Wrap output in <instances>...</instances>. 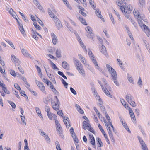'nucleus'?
<instances>
[{
    "label": "nucleus",
    "instance_id": "f257e3e1",
    "mask_svg": "<svg viewBox=\"0 0 150 150\" xmlns=\"http://www.w3.org/2000/svg\"><path fill=\"white\" fill-rule=\"evenodd\" d=\"M116 3L123 13H129L132 10V6L130 5L126 4L125 2L118 1Z\"/></svg>",
    "mask_w": 150,
    "mask_h": 150
},
{
    "label": "nucleus",
    "instance_id": "f03ea898",
    "mask_svg": "<svg viewBox=\"0 0 150 150\" xmlns=\"http://www.w3.org/2000/svg\"><path fill=\"white\" fill-rule=\"evenodd\" d=\"M10 14L16 20L17 22L19 25V28L21 33L23 35V36L25 37L26 36V35L25 33V31L23 27L22 23L20 19H18V16H17L16 13L13 11L12 8H10Z\"/></svg>",
    "mask_w": 150,
    "mask_h": 150
},
{
    "label": "nucleus",
    "instance_id": "7ed1b4c3",
    "mask_svg": "<svg viewBox=\"0 0 150 150\" xmlns=\"http://www.w3.org/2000/svg\"><path fill=\"white\" fill-rule=\"evenodd\" d=\"M10 14L16 20L17 22L19 25V28L21 33L23 35V36L25 37L26 36V35L25 33V31L23 27L22 23L20 19H18V16H17L16 13L13 11L12 8H10Z\"/></svg>",
    "mask_w": 150,
    "mask_h": 150
},
{
    "label": "nucleus",
    "instance_id": "20e7f679",
    "mask_svg": "<svg viewBox=\"0 0 150 150\" xmlns=\"http://www.w3.org/2000/svg\"><path fill=\"white\" fill-rule=\"evenodd\" d=\"M102 82L103 83H102L99 82V83L103 91L107 96L112 98V95L106 89V88L108 89L110 88L108 84L107 83L105 79H103L102 80Z\"/></svg>",
    "mask_w": 150,
    "mask_h": 150
},
{
    "label": "nucleus",
    "instance_id": "39448f33",
    "mask_svg": "<svg viewBox=\"0 0 150 150\" xmlns=\"http://www.w3.org/2000/svg\"><path fill=\"white\" fill-rule=\"evenodd\" d=\"M51 104L53 108L55 110H58L59 108V104L57 96H55L52 99Z\"/></svg>",
    "mask_w": 150,
    "mask_h": 150
},
{
    "label": "nucleus",
    "instance_id": "423d86ee",
    "mask_svg": "<svg viewBox=\"0 0 150 150\" xmlns=\"http://www.w3.org/2000/svg\"><path fill=\"white\" fill-rule=\"evenodd\" d=\"M100 41L101 43V46L99 47V50L100 52L104 56L108 58L109 57V55L108 54L106 47L103 45V40L102 39L100 40Z\"/></svg>",
    "mask_w": 150,
    "mask_h": 150
},
{
    "label": "nucleus",
    "instance_id": "0eeeda50",
    "mask_svg": "<svg viewBox=\"0 0 150 150\" xmlns=\"http://www.w3.org/2000/svg\"><path fill=\"white\" fill-rule=\"evenodd\" d=\"M88 54L91 59L92 60L94 64L95 67L98 70H100V69L97 63V62L93 54L92 51L89 49H88Z\"/></svg>",
    "mask_w": 150,
    "mask_h": 150
},
{
    "label": "nucleus",
    "instance_id": "6e6552de",
    "mask_svg": "<svg viewBox=\"0 0 150 150\" xmlns=\"http://www.w3.org/2000/svg\"><path fill=\"white\" fill-rule=\"evenodd\" d=\"M106 67L109 73L111 74L112 78L117 77V73L115 70L108 64L106 65Z\"/></svg>",
    "mask_w": 150,
    "mask_h": 150
},
{
    "label": "nucleus",
    "instance_id": "1a4fd4ad",
    "mask_svg": "<svg viewBox=\"0 0 150 150\" xmlns=\"http://www.w3.org/2000/svg\"><path fill=\"white\" fill-rule=\"evenodd\" d=\"M126 100L133 107H135L136 104L135 102L133 97L130 94H127L125 96Z\"/></svg>",
    "mask_w": 150,
    "mask_h": 150
},
{
    "label": "nucleus",
    "instance_id": "9d476101",
    "mask_svg": "<svg viewBox=\"0 0 150 150\" xmlns=\"http://www.w3.org/2000/svg\"><path fill=\"white\" fill-rule=\"evenodd\" d=\"M140 26L141 28L143 29V30L146 33L148 37H150V29L145 24H143L142 21L138 23Z\"/></svg>",
    "mask_w": 150,
    "mask_h": 150
},
{
    "label": "nucleus",
    "instance_id": "9b49d317",
    "mask_svg": "<svg viewBox=\"0 0 150 150\" xmlns=\"http://www.w3.org/2000/svg\"><path fill=\"white\" fill-rule=\"evenodd\" d=\"M133 14L136 18L137 19L138 23L142 21L144 18V16H141L137 9H134L133 12Z\"/></svg>",
    "mask_w": 150,
    "mask_h": 150
},
{
    "label": "nucleus",
    "instance_id": "f8f14e48",
    "mask_svg": "<svg viewBox=\"0 0 150 150\" xmlns=\"http://www.w3.org/2000/svg\"><path fill=\"white\" fill-rule=\"evenodd\" d=\"M35 81L37 86L42 92L45 95H46L47 92L45 90V87L43 83L37 80H35Z\"/></svg>",
    "mask_w": 150,
    "mask_h": 150
},
{
    "label": "nucleus",
    "instance_id": "ddd939ff",
    "mask_svg": "<svg viewBox=\"0 0 150 150\" xmlns=\"http://www.w3.org/2000/svg\"><path fill=\"white\" fill-rule=\"evenodd\" d=\"M85 30L87 32L86 35L89 38L93 39L94 37V34L92 32L91 28L89 26H87L85 28Z\"/></svg>",
    "mask_w": 150,
    "mask_h": 150
},
{
    "label": "nucleus",
    "instance_id": "4468645a",
    "mask_svg": "<svg viewBox=\"0 0 150 150\" xmlns=\"http://www.w3.org/2000/svg\"><path fill=\"white\" fill-rule=\"evenodd\" d=\"M88 122V121H84L83 122V128L84 129H87L91 132L94 134L95 131L90 126V125L89 124Z\"/></svg>",
    "mask_w": 150,
    "mask_h": 150
},
{
    "label": "nucleus",
    "instance_id": "2eb2a0df",
    "mask_svg": "<svg viewBox=\"0 0 150 150\" xmlns=\"http://www.w3.org/2000/svg\"><path fill=\"white\" fill-rule=\"evenodd\" d=\"M78 56L79 57V59H80L82 63L85 66L88 68L89 69H91V67L90 65L88 64L85 58L83 57L81 54H79Z\"/></svg>",
    "mask_w": 150,
    "mask_h": 150
},
{
    "label": "nucleus",
    "instance_id": "dca6fc26",
    "mask_svg": "<svg viewBox=\"0 0 150 150\" xmlns=\"http://www.w3.org/2000/svg\"><path fill=\"white\" fill-rule=\"evenodd\" d=\"M138 138L141 146L142 149V150H148L147 146L145 142L143 141L141 137L138 136Z\"/></svg>",
    "mask_w": 150,
    "mask_h": 150
},
{
    "label": "nucleus",
    "instance_id": "f3484780",
    "mask_svg": "<svg viewBox=\"0 0 150 150\" xmlns=\"http://www.w3.org/2000/svg\"><path fill=\"white\" fill-rule=\"evenodd\" d=\"M11 58L12 61L16 65H18L20 64V61L14 55H11Z\"/></svg>",
    "mask_w": 150,
    "mask_h": 150
},
{
    "label": "nucleus",
    "instance_id": "a211bd4d",
    "mask_svg": "<svg viewBox=\"0 0 150 150\" xmlns=\"http://www.w3.org/2000/svg\"><path fill=\"white\" fill-rule=\"evenodd\" d=\"M73 60L75 66L76 68V69L83 67L81 63L76 58H73Z\"/></svg>",
    "mask_w": 150,
    "mask_h": 150
},
{
    "label": "nucleus",
    "instance_id": "6ab92c4d",
    "mask_svg": "<svg viewBox=\"0 0 150 150\" xmlns=\"http://www.w3.org/2000/svg\"><path fill=\"white\" fill-rule=\"evenodd\" d=\"M120 121H121L123 127H125V129L129 133H130L131 132V131L124 119L121 117H120Z\"/></svg>",
    "mask_w": 150,
    "mask_h": 150
},
{
    "label": "nucleus",
    "instance_id": "aec40b11",
    "mask_svg": "<svg viewBox=\"0 0 150 150\" xmlns=\"http://www.w3.org/2000/svg\"><path fill=\"white\" fill-rule=\"evenodd\" d=\"M47 74L50 80L54 82L55 83H56V82L55 81V78L53 74H52L50 73H49L46 70V68L45 67Z\"/></svg>",
    "mask_w": 150,
    "mask_h": 150
},
{
    "label": "nucleus",
    "instance_id": "412c9836",
    "mask_svg": "<svg viewBox=\"0 0 150 150\" xmlns=\"http://www.w3.org/2000/svg\"><path fill=\"white\" fill-rule=\"evenodd\" d=\"M55 123L57 131L59 133H60L62 131V129L60 124L57 120H55Z\"/></svg>",
    "mask_w": 150,
    "mask_h": 150
},
{
    "label": "nucleus",
    "instance_id": "4be33fe9",
    "mask_svg": "<svg viewBox=\"0 0 150 150\" xmlns=\"http://www.w3.org/2000/svg\"><path fill=\"white\" fill-rule=\"evenodd\" d=\"M53 20L55 23L57 28L58 29L62 27V25L61 23V22L57 17L55 18Z\"/></svg>",
    "mask_w": 150,
    "mask_h": 150
},
{
    "label": "nucleus",
    "instance_id": "5701e85b",
    "mask_svg": "<svg viewBox=\"0 0 150 150\" xmlns=\"http://www.w3.org/2000/svg\"><path fill=\"white\" fill-rule=\"evenodd\" d=\"M21 50L22 54L24 56L31 58V55L29 54L27 50L25 49L24 48L21 49Z\"/></svg>",
    "mask_w": 150,
    "mask_h": 150
},
{
    "label": "nucleus",
    "instance_id": "b1692460",
    "mask_svg": "<svg viewBox=\"0 0 150 150\" xmlns=\"http://www.w3.org/2000/svg\"><path fill=\"white\" fill-rule=\"evenodd\" d=\"M50 35L53 43L54 45L56 44L58 40L56 36L52 32L51 33Z\"/></svg>",
    "mask_w": 150,
    "mask_h": 150
},
{
    "label": "nucleus",
    "instance_id": "393cba45",
    "mask_svg": "<svg viewBox=\"0 0 150 150\" xmlns=\"http://www.w3.org/2000/svg\"><path fill=\"white\" fill-rule=\"evenodd\" d=\"M76 35L77 37V39L78 41L79 42L80 46L83 49L86 51L87 50L86 48V46L85 45L83 42L82 41L81 39L78 35Z\"/></svg>",
    "mask_w": 150,
    "mask_h": 150
},
{
    "label": "nucleus",
    "instance_id": "a878e982",
    "mask_svg": "<svg viewBox=\"0 0 150 150\" xmlns=\"http://www.w3.org/2000/svg\"><path fill=\"white\" fill-rule=\"evenodd\" d=\"M79 73L83 77H84L86 76V73L83 67L77 69Z\"/></svg>",
    "mask_w": 150,
    "mask_h": 150
},
{
    "label": "nucleus",
    "instance_id": "bb28decb",
    "mask_svg": "<svg viewBox=\"0 0 150 150\" xmlns=\"http://www.w3.org/2000/svg\"><path fill=\"white\" fill-rule=\"evenodd\" d=\"M63 118L64 120V122L66 127L68 128H69L71 126L69 122V119L68 118H65L64 116L63 117Z\"/></svg>",
    "mask_w": 150,
    "mask_h": 150
},
{
    "label": "nucleus",
    "instance_id": "cd10ccee",
    "mask_svg": "<svg viewBox=\"0 0 150 150\" xmlns=\"http://www.w3.org/2000/svg\"><path fill=\"white\" fill-rule=\"evenodd\" d=\"M62 67L66 70H69V66L68 63L65 61H64L62 63Z\"/></svg>",
    "mask_w": 150,
    "mask_h": 150
},
{
    "label": "nucleus",
    "instance_id": "c85d7f7f",
    "mask_svg": "<svg viewBox=\"0 0 150 150\" xmlns=\"http://www.w3.org/2000/svg\"><path fill=\"white\" fill-rule=\"evenodd\" d=\"M105 117L107 120L110 125L111 126V128H112V129L113 131H114V128L113 126V125L112 124V122L111 121L110 118V117L107 114H105Z\"/></svg>",
    "mask_w": 150,
    "mask_h": 150
},
{
    "label": "nucleus",
    "instance_id": "c756f323",
    "mask_svg": "<svg viewBox=\"0 0 150 150\" xmlns=\"http://www.w3.org/2000/svg\"><path fill=\"white\" fill-rule=\"evenodd\" d=\"M62 52L60 48H57L56 50L55 54L57 57L59 58L62 57Z\"/></svg>",
    "mask_w": 150,
    "mask_h": 150
},
{
    "label": "nucleus",
    "instance_id": "7c9ffc66",
    "mask_svg": "<svg viewBox=\"0 0 150 150\" xmlns=\"http://www.w3.org/2000/svg\"><path fill=\"white\" fill-rule=\"evenodd\" d=\"M88 134L91 144L93 145H94L95 144V140L93 135L90 133H89Z\"/></svg>",
    "mask_w": 150,
    "mask_h": 150
},
{
    "label": "nucleus",
    "instance_id": "2f4dec72",
    "mask_svg": "<svg viewBox=\"0 0 150 150\" xmlns=\"http://www.w3.org/2000/svg\"><path fill=\"white\" fill-rule=\"evenodd\" d=\"M125 27L126 28V30L127 32L129 37L132 40H134V39L133 35L130 31L129 28L127 26H126Z\"/></svg>",
    "mask_w": 150,
    "mask_h": 150
},
{
    "label": "nucleus",
    "instance_id": "473e14b6",
    "mask_svg": "<svg viewBox=\"0 0 150 150\" xmlns=\"http://www.w3.org/2000/svg\"><path fill=\"white\" fill-rule=\"evenodd\" d=\"M95 13L97 16L101 19L104 22L105 21L103 18V17L100 13V12L98 10H96L95 11Z\"/></svg>",
    "mask_w": 150,
    "mask_h": 150
},
{
    "label": "nucleus",
    "instance_id": "72a5a7b5",
    "mask_svg": "<svg viewBox=\"0 0 150 150\" xmlns=\"http://www.w3.org/2000/svg\"><path fill=\"white\" fill-rule=\"evenodd\" d=\"M113 131L112 129H110L108 131V133L109 136H110V138L112 142H114L115 141V139L114 137L113 136V134L112 133V131Z\"/></svg>",
    "mask_w": 150,
    "mask_h": 150
},
{
    "label": "nucleus",
    "instance_id": "f704fd0d",
    "mask_svg": "<svg viewBox=\"0 0 150 150\" xmlns=\"http://www.w3.org/2000/svg\"><path fill=\"white\" fill-rule=\"evenodd\" d=\"M37 113L38 114V116L40 118L43 119V116L41 114V111L40 109L37 107L35 108Z\"/></svg>",
    "mask_w": 150,
    "mask_h": 150
},
{
    "label": "nucleus",
    "instance_id": "c9c22d12",
    "mask_svg": "<svg viewBox=\"0 0 150 150\" xmlns=\"http://www.w3.org/2000/svg\"><path fill=\"white\" fill-rule=\"evenodd\" d=\"M64 4L66 6L68 9L70 10H71L72 9L71 6L70 5L69 2L67 0H65V1H63Z\"/></svg>",
    "mask_w": 150,
    "mask_h": 150
},
{
    "label": "nucleus",
    "instance_id": "e433bc0d",
    "mask_svg": "<svg viewBox=\"0 0 150 150\" xmlns=\"http://www.w3.org/2000/svg\"><path fill=\"white\" fill-rule=\"evenodd\" d=\"M127 79L131 83L134 84V81L132 76L130 75H128Z\"/></svg>",
    "mask_w": 150,
    "mask_h": 150
},
{
    "label": "nucleus",
    "instance_id": "4c0bfd02",
    "mask_svg": "<svg viewBox=\"0 0 150 150\" xmlns=\"http://www.w3.org/2000/svg\"><path fill=\"white\" fill-rule=\"evenodd\" d=\"M48 13L50 17L53 18V20L57 17L52 13L51 10L50 9H48Z\"/></svg>",
    "mask_w": 150,
    "mask_h": 150
},
{
    "label": "nucleus",
    "instance_id": "58836bf2",
    "mask_svg": "<svg viewBox=\"0 0 150 150\" xmlns=\"http://www.w3.org/2000/svg\"><path fill=\"white\" fill-rule=\"evenodd\" d=\"M75 107H76L77 110L80 114H83L84 113L83 110L81 109L80 106L78 104L75 105Z\"/></svg>",
    "mask_w": 150,
    "mask_h": 150
},
{
    "label": "nucleus",
    "instance_id": "ea45409f",
    "mask_svg": "<svg viewBox=\"0 0 150 150\" xmlns=\"http://www.w3.org/2000/svg\"><path fill=\"white\" fill-rule=\"evenodd\" d=\"M95 97L96 98V100L98 101V103L100 105H102L103 104V102L100 97L98 95V94H96V95Z\"/></svg>",
    "mask_w": 150,
    "mask_h": 150
},
{
    "label": "nucleus",
    "instance_id": "a19ab883",
    "mask_svg": "<svg viewBox=\"0 0 150 150\" xmlns=\"http://www.w3.org/2000/svg\"><path fill=\"white\" fill-rule=\"evenodd\" d=\"M32 37L35 39L36 40H38V37L37 36V35H38V33H35V31L33 30V29H32Z\"/></svg>",
    "mask_w": 150,
    "mask_h": 150
},
{
    "label": "nucleus",
    "instance_id": "79ce46f5",
    "mask_svg": "<svg viewBox=\"0 0 150 150\" xmlns=\"http://www.w3.org/2000/svg\"><path fill=\"white\" fill-rule=\"evenodd\" d=\"M47 115L48 118L50 120H52L53 117L56 120L57 118V116L54 114L51 113H50V114Z\"/></svg>",
    "mask_w": 150,
    "mask_h": 150
},
{
    "label": "nucleus",
    "instance_id": "37998d69",
    "mask_svg": "<svg viewBox=\"0 0 150 150\" xmlns=\"http://www.w3.org/2000/svg\"><path fill=\"white\" fill-rule=\"evenodd\" d=\"M88 1L92 7L94 9L96 8V6L94 2V0H88Z\"/></svg>",
    "mask_w": 150,
    "mask_h": 150
},
{
    "label": "nucleus",
    "instance_id": "c03bdc74",
    "mask_svg": "<svg viewBox=\"0 0 150 150\" xmlns=\"http://www.w3.org/2000/svg\"><path fill=\"white\" fill-rule=\"evenodd\" d=\"M55 147L57 150H62L60 144L58 141H56L55 142Z\"/></svg>",
    "mask_w": 150,
    "mask_h": 150
},
{
    "label": "nucleus",
    "instance_id": "a18cd8bd",
    "mask_svg": "<svg viewBox=\"0 0 150 150\" xmlns=\"http://www.w3.org/2000/svg\"><path fill=\"white\" fill-rule=\"evenodd\" d=\"M50 99V96H47L44 98L43 101L45 103L47 104L49 102Z\"/></svg>",
    "mask_w": 150,
    "mask_h": 150
},
{
    "label": "nucleus",
    "instance_id": "49530a36",
    "mask_svg": "<svg viewBox=\"0 0 150 150\" xmlns=\"http://www.w3.org/2000/svg\"><path fill=\"white\" fill-rule=\"evenodd\" d=\"M42 81L44 83L46 84L47 86H49L50 85V83H51V82L45 77L43 78Z\"/></svg>",
    "mask_w": 150,
    "mask_h": 150
},
{
    "label": "nucleus",
    "instance_id": "de8ad7c7",
    "mask_svg": "<svg viewBox=\"0 0 150 150\" xmlns=\"http://www.w3.org/2000/svg\"><path fill=\"white\" fill-rule=\"evenodd\" d=\"M145 0H138V4L140 7H142L145 5Z\"/></svg>",
    "mask_w": 150,
    "mask_h": 150
},
{
    "label": "nucleus",
    "instance_id": "09e8293b",
    "mask_svg": "<svg viewBox=\"0 0 150 150\" xmlns=\"http://www.w3.org/2000/svg\"><path fill=\"white\" fill-rule=\"evenodd\" d=\"M120 101L122 105L124 106L126 109H127V108H128V105L126 104V103L125 100L123 99H121Z\"/></svg>",
    "mask_w": 150,
    "mask_h": 150
},
{
    "label": "nucleus",
    "instance_id": "8fccbe9b",
    "mask_svg": "<svg viewBox=\"0 0 150 150\" xmlns=\"http://www.w3.org/2000/svg\"><path fill=\"white\" fill-rule=\"evenodd\" d=\"M117 77H115V78H112V80L113 81L114 83L115 84L118 86H120L119 83L118 82V81H117Z\"/></svg>",
    "mask_w": 150,
    "mask_h": 150
},
{
    "label": "nucleus",
    "instance_id": "3c124183",
    "mask_svg": "<svg viewBox=\"0 0 150 150\" xmlns=\"http://www.w3.org/2000/svg\"><path fill=\"white\" fill-rule=\"evenodd\" d=\"M78 18L83 24L86 25H87L85 20L83 19L80 16L78 17Z\"/></svg>",
    "mask_w": 150,
    "mask_h": 150
},
{
    "label": "nucleus",
    "instance_id": "603ef678",
    "mask_svg": "<svg viewBox=\"0 0 150 150\" xmlns=\"http://www.w3.org/2000/svg\"><path fill=\"white\" fill-rule=\"evenodd\" d=\"M97 140L98 142V147H100L102 146H103V144L101 139L100 138H98L97 139Z\"/></svg>",
    "mask_w": 150,
    "mask_h": 150
},
{
    "label": "nucleus",
    "instance_id": "864d4df0",
    "mask_svg": "<svg viewBox=\"0 0 150 150\" xmlns=\"http://www.w3.org/2000/svg\"><path fill=\"white\" fill-rule=\"evenodd\" d=\"M50 64L54 70H59V69L57 67L56 65L54 64L52 62L50 61Z\"/></svg>",
    "mask_w": 150,
    "mask_h": 150
},
{
    "label": "nucleus",
    "instance_id": "5fc2aeb1",
    "mask_svg": "<svg viewBox=\"0 0 150 150\" xmlns=\"http://www.w3.org/2000/svg\"><path fill=\"white\" fill-rule=\"evenodd\" d=\"M103 120L104 123L105 124V126L106 127L107 129L108 130V131L110 129H112V128L111 129L110 127L109 126V124H108V122H107L105 119L104 118H103Z\"/></svg>",
    "mask_w": 150,
    "mask_h": 150
},
{
    "label": "nucleus",
    "instance_id": "6e6d98bb",
    "mask_svg": "<svg viewBox=\"0 0 150 150\" xmlns=\"http://www.w3.org/2000/svg\"><path fill=\"white\" fill-rule=\"evenodd\" d=\"M21 120L22 122L23 125H26V124L25 122V118L24 116L21 115Z\"/></svg>",
    "mask_w": 150,
    "mask_h": 150
},
{
    "label": "nucleus",
    "instance_id": "4d7b16f0",
    "mask_svg": "<svg viewBox=\"0 0 150 150\" xmlns=\"http://www.w3.org/2000/svg\"><path fill=\"white\" fill-rule=\"evenodd\" d=\"M71 135L72 136V137L74 139V141H75L76 142H78V140L76 135L75 133L74 132H73V133L71 134Z\"/></svg>",
    "mask_w": 150,
    "mask_h": 150
},
{
    "label": "nucleus",
    "instance_id": "13d9d810",
    "mask_svg": "<svg viewBox=\"0 0 150 150\" xmlns=\"http://www.w3.org/2000/svg\"><path fill=\"white\" fill-rule=\"evenodd\" d=\"M50 83L49 86L51 89H52V91L54 92H57V90L56 89L54 88L53 85L52 83L51 82V83Z\"/></svg>",
    "mask_w": 150,
    "mask_h": 150
},
{
    "label": "nucleus",
    "instance_id": "bf43d9fd",
    "mask_svg": "<svg viewBox=\"0 0 150 150\" xmlns=\"http://www.w3.org/2000/svg\"><path fill=\"white\" fill-rule=\"evenodd\" d=\"M117 62L120 67L121 68H122L123 63L122 61L119 59H117Z\"/></svg>",
    "mask_w": 150,
    "mask_h": 150
},
{
    "label": "nucleus",
    "instance_id": "052dcab7",
    "mask_svg": "<svg viewBox=\"0 0 150 150\" xmlns=\"http://www.w3.org/2000/svg\"><path fill=\"white\" fill-rule=\"evenodd\" d=\"M65 24L66 25V26L67 27V28H69V29L71 32H74V30H73V29L69 26V24L68 23V22L65 21Z\"/></svg>",
    "mask_w": 150,
    "mask_h": 150
},
{
    "label": "nucleus",
    "instance_id": "680f3d73",
    "mask_svg": "<svg viewBox=\"0 0 150 150\" xmlns=\"http://www.w3.org/2000/svg\"><path fill=\"white\" fill-rule=\"evenodd\" d=\"M55 50V48L54 47L50 49H49L47 51L50 54H52L54 53Z\"/></svg>",
    "mask_w": 150,
    "mask_h": 150
},
{
    "label": "nucleus",
    "instance_id": "e2e57ef3",
    "mask_svg": "<svg viewBox=\"0 0 150 150\" xmlns=\"http://www.w3.org/2000/svg\"><path fill=\"white\" fill-rule=\"evenodd\" d=\"M45 111L47 112V115L50 114L51 113L50 108L48 106H46L45 108Z\"/></svg>",
    "mask_w": 150,
    "mask_h": 150
},
{
    "label": "nucleus",
    "instance_id": "0e129e2a",
    "mask_svg": "<svg viewBox=\"0 0 150 150\" xmlns=\"http://www.w3.org/2000/svg\"><path fill=\"white\" fill-rule=\"evenodd\" d=\"M44 138L47 143H50V140L47 134L44 136Z\"/></svg>",
    "mask_w": 150,
    "mask_h": 150
},
{
    "label": "nucleus",
    "instance_id": "69168bd1",
    "mask_svg": "<svg viewBox=\"0 0 150 150\" xmlns=\"http://www.w3.org/2000/svg\"><path fill=\"white\" fill-rule=\"evenodd\" d=\"M20 93L21 95L23 96L25 98H26L27 99H28V98L26 95L25 94V92L23 90H21L20 91Z\"/></svg>",
    "mask_w": 150,
    "mask_h": 150
},
{
    "label": "nucleus",
    "instance_id": "338daca9",
    "mask_svg": "<svg viewBox=\"0 0 150 150\" xmlns=\"http://www.w3.org/2000/svg\"><path fill=\"white\" fill-rule=\"evenodd\" d=\"M10 74L14 77H16L17 75V73H15V71L13 70H11L10 71Z\"/></svg>",
    "mask_w": 150,
    "mask_h": 150
},
{
    "label": "nucleus",
    "instance_id": "774afa93",
    "mask_svg": "<svg viewBox=\"0 0 150 150\" xmlns=\"http://www.w3.org/2000/svg\"><path fill=\"white\" fill-rule=\"evenodd\" d=\"M130 117L132 119V120L133 121H135V118L134 113L133 112L129 114Z\"/></svg>",
    "mask_w": 150,
    "mask_h": 150
}]
</instances>
